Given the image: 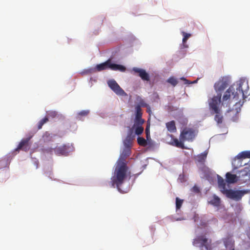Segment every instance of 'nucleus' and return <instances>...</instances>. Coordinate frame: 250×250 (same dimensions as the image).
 Here are the masks:
<instances>
[{"mask_svg": "<svg viewBox=\"0 0 250 250\" xmlns=\"http://www.w3.org/2000/svg\"><path fill=\"white\" fill-rule=\"evenodd\" d=\"M130 154V149L125 148L120 158L116 162L114 171L111 178L112 187L116 188L121 190V187L125 182L128 177H130V172L127 166L126 158Z\"/></svg>", "mask_w": 250, "mask_h": 250, "instance_id": "obj_1", "label": "nucleus"}, {"mask_svg": "<svg viewBox=\"0 0 250 250\" xmlns=\"http://www.w3.org/2000/svg\"><path fill=\"white\" fill-rule=\"evenodd\" d=\"M146 138L148 139V137H150V134H149V126L147 125L146 127Z\"/></svg>", "mask_w": 250, "mask_h": 250, "instance_id": "obj_34", "label": "nucleus"}, {"mask_svg": "<svg viewBox=\"0 0 250 250\" xmlns=\"http://www.w3.org/2000/svg\"><path fill=\"white\" fill-rule=\"evenodd\" d=\"M89 112V110L81 111L78 113L77 118L79 119H81V116H86L88 114Z\"/></svg>", "mask_w": 250, "mask_h": 250, "instance_id": "obj_30", "label": "nucleus"}, {"mask_svg": "<svg viewBox=\"0 0 250 250\" xmlns=\"http://www.w3.org/2000/svg\"><path fill=\"white\" fill-rule=\"evenodd\" d=\"M138 144L141 146H146L147 145L146 141L143 137H138L137 138Z\"/></svg>", "mask_w": 250, "mask_h": 250, "instance_id": "obj_25", "label": "nucleus"}, {"mask_svg": "<svg viewBox=\"0 0 250 250\" xmlns=\"http://www.w3.org/2000/svg\"><path fill=\"white\" fill-rule=\"evenodd\" d=\"M107 84L109 87L117 94L120 96L126 95V93L119 86L117 83L114 80L108 81Z\"/></svg>", "mask_w": 250, "mask_h": 250, "instance_id": "obj_9", "label": "nucleus"}, {"mask_svg": "<svg viewBox=\"0 0 250 250\" xmlns=\"http://www.w3.org/2000/svg\"><path fill=\"white\" fill-rule=\"evenodd\" d=\"M236 158L238 159L250 158V151H244L239 153Z\"/></svg>", "mask_w": 250, "mask_h": 250, "instance_id": "obj_20", "label": "nucleus"}, {"mask_svg": "<svg viewBox=\"0 0 250 250\" xmlns=\"http://www.w3.org/2000/svg\"><path fill=\"white\" fill-rule=\"evenodd\" d=\"M139 104L136 106H140V107H148V105L145 102V101L142 99L141 98H139V99H138Z\"/></svg>", "mask_w": 250, "mask_h": 250, "instance_id": "obj_27", "label": "nucleus"}, {"mask_svg": "<svg viewBox=\"0 0 250 250\" xmlns=\"http://www.w3.org/2000/svg\"><path fill=\"white\" fill-rule=\"evenodd\" d=\"M218 184L220 191L224 194L225 192V190H227L228 189H227L226 187V182L224 179L220 176H218Z\"/></svg>", "mask_w": 250, "mask_h": 250, "instance_id": "obj_16", "label": "nucleus"}, {"mask_svg": "<svg viewBox=\"0 0 250 250\" xmlns=\"http://www.w3.org/2000/svg\"><path fill=\"white\" fill-rule=\"evenodd\" d=\"M95 68L98 71H101L107 69L114 71L119 70L121 72H125L126 70L125 67L123 65L112 63L110 59L103 63L97 64Z\"/></svg>", "mask_w": 250, "mask_h": 250, "instance_id": "obj_3", "label": "nucleus"}, {"mask_svg": "<svg viewBox=\"0 0 250 250\" xmlns=\"http://www.w3.org/2000/svg\"><path fill=\"white\" fill-rule=\"evenodd\" d=\"M48 121V118L47 117H45L44 118L42 119L38 124V129H41L42 128V125Z\"/></svg>", "mask_w": 250, "mask_h": 250, "instance_id": "obj_24", "label": "nucleus"}, {"mask_svg": "<svg viewBox=\"0 0 250 250\" xmlns=\"http://www.w3.org/2000/svg\"><path fill=\"white\" fill-rule=\"evenodd\" d=\"M209 203L215 206H218L220 204V199L218 196L214 195L213 199Z\"/></svg>", "mask_w": 250, "mask_h": 250, "instance_id": "obj_21", "label": "nucleus"}, {"mask_svg": "<svg viewBox=\"0 0 250 250\" xmlns=\"http://www.w3.org/2000/svg\"><path fill=\"white\" fill-rule=\"evenodd\" d=\"M135 127V133L136 134L139 135H141L144 131V127L142 125H134Z\"/></svg>", "mask_w": 250, "mask_h": 250, "instance_id": "obj_22", "label": "nucleus"}, {"mask_svg": "<svg viewBox=\"0 0 250 250\" xmlns=\"http://www.w3.org/2000/svg\"><path fill=\"white\" fill-rule=\"evenodd\" d=\"M191 190L196 193H198L200 192L199 188L196 186H193Z\"/></svg>", "mask_w": 250, "mask_h": 250, "instance_id": "obj_33", "label": "nucleus"}, {"mask_svg": "<svg viewBox=\"0 0 250 250\" xmlns=\"http://www.w3.org/2000/svg\"><path fill=\"white\" fill-rule=\"evenodd\" d=\"M249 89L248 82H241L236 88V91L233 85H231L225 92L223 96V103L230 100L237 101L239 99V95H241L243 100L247 97V93Z\"/></svg>", "mask_w": 250, "mask_h": 250, "instance_id": "obj_2", "label": "nucleus"}, {"mask_svg": "<svg viewBox=\"0 0 250 250\" xmlns=\"http://www.w3.org/2000/svg\"><path fill=\"white\" fill-rule=\"evenodd\" d=\"M132 70L135 73H138L139 77L143 81H149L150 80L149 75L145 70L137 67H133Z\"/></svg>", "mask_w": 250, "mask_h": 250, "instance_id": "obj_10", "label": "nucleus"}, {"mask_svg": "<svg viewBox=\"0 0 250 250\" xmlns=\"http://www.w3.org/2000/svg\"><path fill=\"white\" fill-rule=\"evenodd\" d=\"M166 127L170 132H175L176 131V127L175 125V123L174 121H171L167 122L166 124Z\"/></svg>", "mask_w": 250, "mask_h": 250, "instance_id": "obj_18", "label": "nucleus"}, {"mask_svg": "<svg viewBox=\"0 0 250 250\" xmlns=\"http://www.w3.org/2000/svg\"><path fill=\"white\" fill-rule=\"evenodd\" d=\"M145 120L142 117H135L134 125H142Z\"/></svg>", "mask_w": 250, "mask_h": 250, "instance_id": "obj_23", "label": "nucleus"}, {"mask_svg": "<svg viewBox=\"0 0 250 250\" xmlns=\"http://www.w3.org/2000/svg\"><path fill=\"white\" fill-rule=\"evenodd\" d=\"M193 245L200 248L205 247L206 250H212L211 240H208L205 235L197 236L192 242Z\"/></svg>", "mask_w": 250, "mask_h": 250, "instance_id": "obj_4", "label": "nucleus"}, {"mask_svg": "<svg viewBox=\"0 0 250 250\" xmlns=\"http://www.w3.org/2000/svg\"><path fill=\"white\" fill-rule=\"evenodd\" d=\"M69 148L66 145H63L56 147L54 151L55 153L57 155H67L69 152Z\"/></svg>", "mask_w": 250, "mask_h": 250, "instance_id": "obj_12", "label": "nucleus"}, {"mask_svg": "<svg viewBox=\"0 0 250 250\" xmlns=\"http://www.w3.org/2000/svg\"><path fill=\"white\" fill-rule=\"evenodd\" d=\"M223 242L225 247L229 250L235 248L234 241L230 237H228L223 239Z\"/></svg>", "mask_w": 250, "mask_h": 250, "instance_id": "obj_15", "label": "nucleus"}, {"mask_svg": "<svg viewBox=\"0 0 250 250\" xmlns=\"http://www.w3.org/2000/svg\"><path fill=\"white\" fill-rule=\"evenodd\" d=\"M135 110H136L135 117H142V109L141 107H140V106H136Z\"/></svg>", "mask_w": 250, "mask_h": 250, "instance_id": "obj_28", "label": "nucleus"}, {"mask_svg": "<svg viewBox=\"0 0 250 250\" xmlns=\"http://www.w3.org/2000/svg\"><path fill=\"white\" fill-rule=\"evenodd\" d=\"M30 140V137L22 139L20 143L19 146L16 148V150H22L27 151L29 149V142Z\"/></svg>", "mask_w": 250, "mask_h": 250, "instance_id": "obj_11", "label": "nucleus"}, {"mask_svg": "<svg viewBox=\"0 0 250 250\" xmlns=\"http://www.w3.org/2000/svg\"><path fill=\"white\" fill-rule=\"evenodd\" d=\"M181 80H183V81H185V83H186V84H187V83H188V81L186 79H185V78H184V77H182V78H181Z\"/></svg>", "mask_w": 250, "mask_h": 250, "instance_id": "obj_35", "label": "nucleus"}, {"mask_svg": "<svg viewBox=\"0 0 250 250\" xmlns=\"http://www.w3.org/2000/svg\"><path fill=\"white\" fill-rule=\"evenodd\" d=\"M195 137L194 130L189 128H185L181 132L180 140L182 141H192Z\"/></svg>", "mask_w": 250, "mask_h": 250, "instance_id": "obj_7", "label": "nucleus"}, {"mask_svg": "<svg viewBox=\"0 0 250 250\" xmlns=\"http://www.w3.org/2000/svg\"><path fill=\"white\" fill-rule=\"evenodd\" d=\"M183 203V200L180 199L178 197L176 198V208L177 209L181 208Z\"/></svg>", "mask_w": 250, "mask_h": 250, "instance_id": "obj_29", "label": "nucleus"}, {"mask_svg": "<svg viewBox=\"0 0 250 250\" xmlns=\"http://www.w3.org/2000/svg\"><path fill=\"white\" fill-rule=\"evenodd\" d=\"M172 142L170 143V144L172 146H176L177 147L184 148L185 146L183 143L184 141H182L181 140L179 141L177 138H172Z\"/></svg>", "mask_w": 250, "mask_h": 250, "instance_id": "obj_19", "label": "nucleus"}, {"mask_svg": "<svg viewBox=\"0 0 250 250\" xmlns=\"http://www.w3.org/2000/svg\"><path fill=\"white\" fill-rule=\"evenodd\" d=\"M221 94H217L211 99L208 100L209 108L210 111V113L217 111L221 109L219 108V105L221 103Z\"/></svg>", "mask_w": 250, "mask_h": 250, "instance_id": "obj_6", "label": "nucleus"}, {"mask_svg": "<svg viewBox=\"0 0 250 250\" xmlns=\"http://www.w3.org/2000/svg\"><path fill=\"white\" fill-rule=\"evenodd\" d=\"M230 78L228 76L221 77L214 85V89L217 94H220L229 85Z\"/></svg>", "mask_w": 250, "mask_h": 250, "instance_id": "obj_5", "label": "nucleus"}, {"mask_svg": "<svg viewBox=\"0 0 250 250\" xmlns=\"http://www.w3.org/2000/svg\"><path fill=\"white\" fill-rule=\"evenodd\" d=\"M226 196L230 199L235 201H239L244 195V192L242 190H233L232 189H227L225 190L224 193Z\"/></svg>", "mask_w": 250, "mask_h": 250, "instance_id": "obj_8", "label": "nucleus"}, {"mask_svg": "<svg viewBox=\"0 0 250 250\" xmlns=\"http://www.w3.org/2000/svg\"><path fill=\"white\" fill-rule=\"evenodd\" d=\"M167 82L172 85L173 86H175L178 83L177 80L173 77H171L168 78L167 80Z\"/></svg>", "mask_w": 250, "mask_h": 250, "instance_id": "obj_26", "label": "nucleus"}, {"mask_svg": "<svg viewBox=\"0 0 250 250\" xmlns=\"http://www.w3.org/2000/svg\"><path fill=\"white\" fill-rule=\"evenodd\" d=\"M182 35L183 36V42L186 43L188 39L191 36V34L189 33H187L185 32H182Z\"/></svg>", "mask_w": 250, "mask_h": 250, "instance_id": "obj_32", "label": "nucleus"}, {"mask_svg": "<svg viewBox=\"0 0 250 250\" xmlns=\"http://www.w3.org/2000/svg\"><path fill=\"white\" fill-rule=\"evenodd\" d=\"M124 145L125 148L130 149L131 145V141L129 137H127L124 141Z\"/></svg>", "mask_w": 250, "mask_h": 250, "instance_id": "obj_31", "label": "nucleus"}, {"mask_svg": "<svg viewBox=\"0 0 250 250\" xmlns=\"http://www.w3.org/2000/svg\"><path fill=\"white\" fill-rule=\"evenodd\" d=\"M238 101H235V102H236V104H237L238 103H240V102H238Z\"/></svg>", "mask_w": 250, "mask_h": 250, "instance_id": "obj_37", "label": "nucleus"}, {"mask_svg": "<svg viewBox=\"0 0 250 250\" xmlns=\"http://www.w3.org/2000/svg\"><path fill=\"white\" fill-rule=\"evenodd\" d=\"M226 182L228 184L235 183L238 181V178L235 174H232L230 172H227L226 174Z\"/></svg>", "mask_w": 250, "mask_h": 250, "instance_id": "obj_14", "label": "nucleus"}, {"mask_svg": "<svg viewBox=\"0 0 250 250\" xmlns=\"http://www.w3.org/2000/svg\"><path fill=\"white\" fill-rule=\"evenodd\" d=\"M51 113L52 116H55L56 115V113L55 112H52Z\"/></svg>", "mask_w": 250, "mask_h": 250, "instance_id": "obj_36", "label": "nucleus"}, {"mask_svg": "<svg viewBox=\"0 0 250 250\" xmlns=\"http://www.w3.org/2000/svg\"><path fill=\"white\" fill-rule=\"evenodd\" d=\"M211 115H214V120L216 122L217 125L222 124L223 122L224 117L221 110L210 113Z\"/></svg>", "mask_w": 250, "mask_h": 250, "instance_id": "obj_13", "label": "nucleus"}, {"mask_svg": "<svg viewBox=\"0 0 250 250\" xmlns=\"http://www.w3.org/2000/svg\"><path fill=\"white\" fill-rule=\"evenodd\" d=\"M207 152H204L203 153L198 155L195 158L196 163L204 165L207 158Z\"/></svg>", "mask_w": 250, "mask_h": 250, "instance_id": "obj_17", "label": "nucleus"}]
</instances>
